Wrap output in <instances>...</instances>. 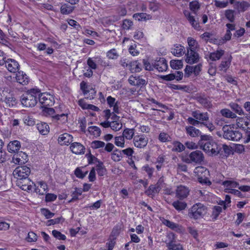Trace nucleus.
<instances>
[{
	"label": "nucleus",
	"instance_id": "nucleus-1",
	"mask_svg": "<svg viewBox=\"0 0 250 250\" xmlns=\"http://www.w3.org/2000/svg\"><path fill=\"white\" fill-rule=\"evenodd\" d=\"M40 92L38 89H31L22 95L21 97L22 104L28 107L34 106L37 103L38 94Z\"/></svg>",
	"mask_w": 250,
	"mask_h": 250
},
{
	"label": "nucleus",
	"instance_id": "nucleus-2",
	"mask_svg": "<svg viewBox=\"0 0 250 250\" xmlns=\"http://www.w3.org/2000/svg\"><path fill=\"white\" fill-rule=\"evenodd\" d=\"M207 207L201 203L193 205L188 210V215L189 218L198 220L203 218L207 213Z\"/></svg>",
	"mask_w": 250,
	"mask_h": 250
},
{
	"label": "nucleus",
	"instance_id": "nucleus-3",
	"mask_svg": "<svg viewBox=\"0 0 250 250\" xmlns=\"http://www.w3.org/2000/svg\"><path fill=\"white\" fill-rule=\"evenodd\" d=\"M194 172L196 174L198 180L200 183L208 186L211 184V182L208 179L209 172L207 168L203 167H196Z\"/></svg>",
	"mask_w": 250,
	"mask_h": 250
},
{
	"label": "nucleus",
	"instance_id": "nucleus-4",
	"mask_svg": "<svg viewBox=\"0 0 250 250\" xmlns=\"http://www.w3.org/2000/svg\"><path fill=\"white\" fill-rule=\"evenodd\" d=\"M224 138L233 141H238L242 137V133L237 129H234L230 126H226L223 127Z\"/></svg>",
	"mask_w": 250,
	"mask_h": 250
},
{
	"label": "nucleus",
	"instance_id": "nucleus-5",
	"mask_svg": "<svg viewBox=\"0 0 250 250\" xmlns=\"http://www.w3.org/2000/svg\"><path fill=\"white\" fill-rule=\"evenodd\" d=\"M219 144H218L213 140L209 141L203 144V146L200 147L208 155H217L219 154Z\"/></svg>",
	"mask_w": 250,
	"mask_h": 250
},
{
	"label": "nucleus",
	"instance_id": "nucleus-6",
	"mask_svg": "<svg viewBox=\"0 0 250 250\" xmlns=\"http://www.w3.org/2000/svg\"><path fill=\"white\" fill-rule=\"evenodd\" d=\"M38 99L42 108L46 106H51L55 103L54 96L48 93H38Z\"/></svg>",
	"mask_w": 250,
	"mask_h": 250
},
{
	"label": "nucleus",
	"instance_id": "nucleus-7",
	"mask_svg": "<svg viewBox=\"0 0 250 250\" xmlns=\"http://www.w3.org/2000/svg\"><path fill=\"white\" fill-rule=\"evenodd\" d=\"M167 240L165 241L167 250H184L181 244L176 242L175 234L171 232L167 235Z\"/></svg>",
	"mask_w": 250,
	"mask_h": 250
},
{
	"label": "nucleus",
	"instance_id": "nucleus-8",
	"mask_svg": "<svg viewBox=\"0 0 250 250\" xmlns=\"http://www.w3.org/2000/svg\"><path fill=\"white\" fill-rule=\"evenodd\" d=\"M31 173L29 167L26 166H20L16 167L13 171V174L17 179L27 178Z\"/></svg>",
	"mask_w": 250,
	"mask_h": 250
},
{
	"label": "nucleus",
	"instance_id": "nucleus-9",
	"mask_svg": "<svg viewBox=\"0 0 250 250\" xmlns=\"http://www.w3.org/2000/svg\"><path fill=\"white\" fill-rule=\"evenodd\" d=\"M16 185L22 190L30 191H32L33 186L35 184L28 177L17 179Z\"/></svg>",
	"mask_w": 250,
	"mask_h": 250
},
{
	"label": "nucleus",
	"instance_id": "nucleus-10",
	"mask_svg": "<svg viewBox=\"0 0 250 250\" xmlns=\"http://www.w3.org/2000/svg\"><path fill=\"white\" fill-rule=\"evenodd\" d=\"M190 189L188 187L180 185L175 190V197L180 200L187 198L189 194Z\"/></svg>",
	"mask_w": 250,
	"mask_h": 250
},
{
	"label": "nucleus",
	"instance_id": "nucleus-11",
	"mask_svg": "<svg viewBox=\"0 0 250 250\" xmlns=\"http://www.w3.org/2000/svg\"><path fill=\"white\" fill-rule=\"evenodd\" d=\"M148 141V138L145 134L137 135L133 138V144L135 146L139 148H143L146 146Z\"/></svg>",
	"mask_w": 250,
	"mask_h": 250
},
{
	"label": "nucleus",
	"instance_id": "nucleus-12",
	"mask_svg": "<svg viewBox=\"0 0 250 250\" xmlns=\"http://www.w3.org/2000/svg\"><path fill=\"white\" fill-rule=\"evenodd\" d=\"M28 161L27 155L22 151L16 153L12 157V162L16 165L22 166L27 162Z\"/></svg>",
	"mask_w": 250,
	"mask_h": 250
},
{
	"label": "nucleus",
	"instance_id": "nucleus-13",
	"mask_svg": "<svg viewBox=\"0 0 250 250\" xmlns=\"http://www.w3.org/2000/svg\"><path fill=\"white\" fill-rule=\"evenodd\" d=\"M186 62L189 64H193L197 63L199 61V54L194 50H188L186 54Z\"/></svg>",
	"mask_w": 250,
	"mask_h": 250
},
{
	"label": "nucleus",
	"instance_id": "nucleus-14",
	"mask_svg": "<svg viewBox=\"0 0 250 250\" xmlns=\"http://www.w3.org/2000/svg\"><path fill=\"white\" fill-rule=\"evenodd\" d=\"M154 68L160 72L166 71L168 68V64L164 58H157L154 62Z\"/></svg>",
	"mask_w": 250,
	"mask_h": 250
},
{
	"label": "nucleus",
	"instance_id": "nucleus-15",
	"mask_svg": "<svg viewBox=\"0 0 250 250\" xmlns=\"http://www.w3.org/2000/svg\"><path fill=\"white\" fill-rule=\"evenodd\" d=\"M189 160L188 163H195L200 164L203 161L204 157L203 153L200 150L192 151L189 155Z\"/></svg>",
	"mask_w": 250,
	"mask_h": 250
},
{
	"label": "nucleus",
	"instance_id": "nucleus-16",
	"mask_svg": "<svg viewBox=\"0 0 250 250\" xmlns=\"http://www.w3.org/2000/svg\"><path fill=\"white\" fill-rule=\"evenodd\" d=\"M5 66L11 73L18 72L20 68V65L18 62L12 59H7Z\"/></svg>",
	"mask_w": 250,
	"mask_h": 250
},
{
	"label": "nucleus",
	"instance_id": "nucleus-17",
	"mask_svg": "<svg viewBox=\"0 0 250 250\" xmlns=\"http://www.w3.org/2000/svg\"><path fill=\"white\" fill-rule=\"evenodd\" d=\"M4 91L2 92L3 95H1V100H3L9 107H13L16 105V99L13 94L8 93L5 95Z\"/></svg>",
	"mask_w": 250,
	"mask_h": 250
},
{
	"label": "nucleus",
	"instance_id": "nucleus-18",
	"mask_svg": "<svg viewBox=\"0 0 250 250\" xmlns=\"http://www.w3.org/2000/svg\"><path fill=\"white\" fill-rule=\"evenodd\" d=\"M128 83L132 85L142 87L146 84V81L142 79L140 76H133L131 75L129 77Z\"/></svg>",
	"mask_w": 250,
	"mask_h": 250
},
{
	"label": "nucleus",
	"instance_id": "nucleus-19",
	"mask_svg": "<svg viewBox=\"0 0 250 250\" xmlns=\"http://www.w3.org/2000/svg\"><path fill=\"white\" fill-rule=\"evenodd\" d=\"M70 149L72 153L76 154H84L85 152L84 146L81 143L78 142L71 143Z\"/></svg>",
	"mask_w": 250,
	"mask_h": 250
},
{
	"label": "nucleus",
	"instance_id": "nucleus-20",
	"mask_svg": "<svg viewBox=\"0 0 250 250\" xmlns=\"http://www.w3.org/2000/svg\"><path fill=\"white\" fill-rule=\"evenodd\" d=\"M73 137L71 135L65 133L61 134L58 138V141L61 145H69L73 141Z\"/></svg>",
	"mask_w": 250,
	"mask_h": 250
},
{
	"label": "nucleus",
	"instance_id": "nucleus-21",
	"mask_svg": "<svg viewBox=\"0 0 250 250\" xmlns=\"http://www.w3.org/2000/svg\"><path fill=\"white\" fill-rule=\"evenodd\" d=\"M192 116L200 122L209 121V115L208 112H201L199 110H196L192 112Z\"/></svg>",
	"mask_w": 250,
	"mask_h": 250
},
{
	"label": "nucleus",
	"instance_id": "nucleus-22",
	"mask_svg": "<svg viewBox=\"0 0 250 250\" xmlns=\"http://www.w3.org/2000/svg\"><path fill=\"white\" fill-rule=\"evenodd\" d=\"M16 79L18 83L23 85H27L29 81V78L27 75L21 71L18 72L16 74Z\"/></svg>",
	"mask_w": 250,
	"mask_h": 250
},
{
	"label": "nucleus",
	"instance_id": "nucleus-23",
	"mask_svg": "<svg viewBox=\"0 0 250 250\" xmlns=\"http://www.w3.org/2000/svg\"><path fill=\"white\" fill-rule=\"evenodd\" d=\"M21 146V143L18 140L11 141L7 146V150L10 153H17Z\"/></svg>",
	"mask_w": 250,
	"mask_h": 250
},
{
	"label": "nucleus",
	"instance_id": "nucleus-24",
	"mask_svg": "<svg viewBox=\"0 0 250 250\" xmlns=\"http://www.w3.org/2000/svg\"><path fill=\"white\" fill-rule=\"evenodd\" d=\"M250 6V3L246 1H236L234 3V8L239 12H244L248 10Z\"/></svg>",
	"mask_w": 250,
	"mask_h": 250
},
{
	"label": "nucleus",
	"instance_id": "nucleus-25",
	"mask_svg": "<svg viewBox=\"0 0 250 250\" xmlns=\"http://www.w3.org/2000/svg\"><path fill=\"white\" fill-rule=\"evenodd\" d=\"M172 206L178 212L182 211L187 208L188 204L185 201L180 200H176L172 203Z\"/></svg>",
	"mask_w": 250,
	"mask_h": 250
},
{
	"label": "nucleus",
	"instance_id": "nucleus-26",
	"mask_svg": "<svg viewBox=\"0 0 250 250\" xmlns=\"http://www.w3.org/2000/svg\"><path fill=\"white\" fill-rule=\"evenodd\" d=\"M36 127L40 133L42 135H47L49 132V125L46 123H38L36 125Z\"/></svg>",
	"mask_w": 250,
	"mask_h": 250
},
{
	"label": "nucleus",
	"instance_id": "nucleus-27",
	"mask_svg": "<svg viewBox=\"0 0 250 250\" xmlns=\"http://www.w3.org/2000/svg\"><path fill=\"white\" fill-rule=\"evenodd\" d=\"M186 131L188 135L191 137H196L201 135V132L199 129L193 126H188L186 127Z\"/></svg>",
	"mask_w": 250,
	"mask_h": 250
},
{
	"label": "nucleus",
	"instance_id": "nucleus-28",
	"mask_svg": "<svg viewBox=\"0 0 250 250\" xmlns=\"http://www.w3.org/2000/svg\"><path fill=\"white\" fill-rule=\"evenodd\" d=\"M168 147L171 149L173 152H181L185 150V146L180 142L173 141L172 146H168Z\"/></svg>",
	"mask_w": 250,
	"mask_h": 250
},
{
	"label": "nucleus",
	"instance_id": "nucleus-29",
	"mask_svg": "<svg viewBox=\"0 0 250 250\" xmlns=\"http://www.w3.org/2000/svg\"><path fill=\"white\" fill-rule=\"evenodd\" d=\"M184 47L181 44H175L174 47L171 49V52L174 56L179 57L183 55L184 52Z\"/></svg>",
	"mask_w": 250,
	"mask_h": 250
},
{
	"label": "nucleus",
	"instance_id": "nucleus-30",
	"mask_svg": "<svg viewBox=\"0 0 250 250\" xmlns=\"http://www.w3.org/2000/svg\"><path fill=\"white\" fill-rule=\"evenodd\" d=\"M219 145L220 151L219 150L218 154H220L222 157H227L230 155L231 152V149L229 146L225 144H219Z\"/></svg>",
	"mask_w": 250,
	"mask_h": 250
},
{
	"label": "nucleus",
	"instance_id": "nucleus-31",
	"mask_svg": "<svg viewBox=\"0 0 250 250\" xmlns=\"http://www.w3.org/2000/svg\"><path fill=\"white\" fill-rule=\"evenodd\" d=\"M67 113H60L58 111L53 120L58 122L59 124H64L67 121Z\"/></svg>",
	"mask_w": 250,
	"mask_h": 250
},
{
	"label": "nucleus",
	"instance_id": "nucleus-32",
	"mask_svg": "<svg viewBox=\"0 0 250 250\" xmlns=\"http://www.w3.org/2000/svg\"><path fill=\"white\" fill-rule=\"evenodd\" d=\"M229 106L236 114H238L240 115H244V112L242 107L238 104L234 102H231L229 104Z\"/></svg>",
	"mask_w": 250,
	"mask_h": 250
},
{
	"label": "nucleus",
	"instance_id": "nucleus-33",
	"mask_svg": "<svg viewBox=\"0 0 250 250\" xmlns=\"http://www.w3.org/2000/svg\"><path fill=\"white\" fill-rule=\"evenodd\" d=\"M225 51L222 49L217 50L216 51L210 53L209 59L212 61L219 60L224 55Z\"/></svg>",
	"mask_w": 250,
	"mask_h": 250
},
{
	"label": "nucleus",
	"instance_id": "nucleus-34",
	"mask_svg": "<svg viewBox=\"0 0 250 250\" xmlns=\"http://www.w3.org/2000/svg\"><path fill=\"white\" fill-rule=\"evenodd\" d=\"M232 59L231 56H230L227 60L222 61L219 66V70L226 72L229 67Z\"/></svg>",
	"mask_w": 250,
	"mask_h": 250
},
{
	"label": "nucleus",
	"instance_id": "nucleus-35",
	"mask_svg": "<svg viewBox=\"0 0 250 250\" xmlns=\"http://www.w3.org/2000/svg\"><path fill=\"white\" fill-rule=\"evenodd\" d=\"M197 101L201 104L204 107L206 108H209L211 106V104L208 99L202 96H199L196 98Z\"/></svg>",
	"mask_w": 250,
	"mask_h": 250
},
{
	"label": "nucleus",
	"instance_id": "nucleus-36",
	"mask_svg": "<svg viewBox=\"0 0 250 250\" xmlns=\"http://www.w3.org/2000/svg\"><path fill=\"white\" fill-rule=\"evenodd\" d=\"M135 133V129L134 128H125L123 132L122 135L127 140H131Z\"/></svg>",
	"mask_w": 250,
	"mask_h": 250
},
{
	"label": "nucleus",
	"instance_id": "nucleus-37",
	"mask_svg": "<svg viewBox=\"0 0 250 250\" xmlns=\"http://www.w3.org/2000/svg\"><path fill=\"white\" fill-rule=\"evenodd\" d=\"M129 69L132 72H139L142 70L141 64L137 61L131 62Z\"/></svg>",
	"mask_w": 250,
	"mask_h": 250
},
{
	"label": "nucleus",
	"instance_id": "nucleus-38",
	"mask_svg": "<svg viewBox=\"0 0 250 250\" xmlns=\"http://www.w3.org/2000/svg\"><path fill=\"white\" fill-rule=\"evenodd\" d=\"M123 158L121 150L115 148L113 152L111 153V159L114 162H119L122 160Z\"/></svg>",
	"mask_w": 250,
	"mask_h": 250
},
{
	"label": "nucleus",
	"instance_id": "nucleus-39",
	"mask_svg": "<svg viewBox=\"0 0 250 250\" xmlns=\"http://www.w3.org/2000/svg\"><path fill=\"white\" fill-rule=\"evenodd\" d=\"M220 113L223 116L228 118L234 119L237 117L235 113L232 112L229 109L227 108L221 109Z\"/></svg>",
	"mask_w": 250,
	"mask_h": 250
},
{
	"label": "nucleus",
	"instance_id": "nucleus-40",
	"mask_svg": "<svg viewBox=\"0 0 250 250\" xmlns=\"http://www.w3.org/2000/svg\"><path fill=\"white\" fill-rule=\"evenodd\" d=\"M96 167V170L99 176H103L106 174V169L103 162H99V164H97Z\"/></svg>",
	"mask_w": 250,
	"mask_h": 250
},
{
	"label": "nucleus",
	"instance_id": "nucleus-41",
	"mask_svg": "<svg viewBox=\"0 0 250 250\" xmlns=\"http://www.w3.org/2000/svg\"><path fill=\"white\" fill-rule=\"evenodd\" d=\"M222 211V208L220 206H215L213 207L211 218L213 221H215L218 218L220 213Z\"/></svg>",
	"mask_w": 250,
	"mask_h": 250
},
{
	"label": "nucleus",
	"instance_id": "nucleus-42",
	"mask_svg": "<svg viewBox=\"0 0 250 250\" xmlns=\"http://www.w3.org/2000/svg\"><path fill=\"white\" fill-rule=\"evenodd\" d=\"M42 109L43 113L45 116H51L53 120L54 119V116L56 115L58 111H55L53 108L48 107L47 106L43 107Z\"/></svg>",
	"mask_w": 250,
	"mask_h": 250
},
{
	"label": "nucleus",
	"instance_id": "nucleus-43",
	"mask_svg": "<svg viewBox=\"0 0 250 250\" xmlns=\"http://www.w3.org/2000/svg\"><path fill=\"white\" fill-rule=\"evenodd\" d=\"M189 7L190 10L194 14H196L198 10L200 8V5L197 0L192 1L189 2Z\"/></svg>",
	"mask_w": 250,
	"mask_h": 250
},
{
	"label": "nucleus",
	"instance_id": "nucleus-44",
	"mask_svg": "<svg viewBox=\"0 0 250 250\" xmlns=\"http://www.w3.org/2000/svg\"><path fill=\"white\" fill-rule=\"evenodd\" d=\"M88 132L96 137H99L101 133L100 128L96 126H91L88 128Z\"/></svg>",
	"mask_w": 250,
	"mask_h": 250
},
{
	"label": "nucleus",
	"instance_id": "nucleus-45",
	"mask_svg": "<svg viewBox=\"0 0 250 250\" xmlns=\"http://www.w3.org/2000/svg\"><path fill=\"white\" fill-rule=\"evenodd\" d=\"M170 65L174 69H180L183 66V61L182 60H171L170 62Z\"/></svg>",
	"mask_w": 250,
	"mask_h": 250
},
{
	"label": "nucleus",
	"instance_id": "nucleus-46",
	"mask_svg": "<svg viewBox=\"0 0 250 250\" xmlns=\"http://www.w3.org/2000/svg\"><path fill=\"white\" fill-rule=\"evenodd\" d=\"M225 15L226 18L230 22L235 21V11L231 9H228L225 11Z\"/></svg>",
	"mask_w": 250,
	"mask_h": 250
},
{
	"label": "nucleus",
	"instance_id": "nucleus-47",
	"mask_svg": "<svg viewBox=\"0 0 250 250\" xmlns=\"http://www.w3.org/2000/svg\"><path fill=\"white\" fill-rule=\"evenodd\" d=\"M104 146V142L99 140L93 141L91 143V147L93 149H96L99 148L103 149Z\"/></svg>",
	"mask_w": 250,
	"mask_h": 250
},
{
	"label": "nucleus",
	"instance_id": "nucleus-48",
	"mask_svg": "<svg viewBox=\"0 0 250 250\" xmlns=\"http://www.w3.org/2000/svg\"><path fill=\"white\" fill-rule=\"evenodd\" d=\"M74 10V7L68 4H65L61 7V12L62 14H69L72 12Z\"/></svg>",
	"mask_w": 250,
	"mask_h": 250
},
{
	"label": "nucleus",
	"instance_id": "nucleus-49",
	"mask_svg": "<svg viewBox=\"0 0 250 250\" xmlns=\"http://www.w3.org/2000/svg\"><path fill=\"white\" fill-rule=\"evenodd\" d=\"M200 137V139L198 141V145L200 146V147L203 146V144H205L206 142H208L209 141L212 140L211 136L208 135H202V133L201 135L199 136Z\"/></svg>",
	"mask_w": 250,
	"mask_h": 250
},
{
	"label": "nucleus",
	"instance_id": "nucleus-50",
	"mask_svg": "<svg viewBox=\"0 0 250 250\" xmlns=\"http://www.w3.org/2000/svg\"><path fill=\"white\" fill-rule=\"evenodd\" d=\"M187 42L188 45V48L187 50L192 49L195 50L198 43L197 41L191 37H188L187 39Z\"/></svg>",
	"mask_w": 250,
	"mask_h": 250
},
{
	"label": "nucleus",
	"instance_id": "nucleus-51",
	"mask_svg": "<svg viewBox=\"0 0 250 250\" xmlns=\"http://www.w3.org/2000/svg\"><path fill=\"white\" fill-rule=\"evenodd\" d=\"M125 138L123 136L120 135L115 137V144L119 147H125Z\"/></svg>",
	"mask_w": 250,
	"mask_h": 250
},
{
	"label": "nucleus",
	"instance_id": "nucleus-52",
	"mask_svg": "<svg viewBox=\"0 0 250 250\" xmlns=\"http://www.w3.org/2000/svg\"><path fill=\"white\" fill-rule=\"evenodd\" d=\"M106 56L109 59L115 60L118 58L119 55L117 53L116 50L113 48L107 52Z\"/></svg>",
	"mask_w": 250,
	"mask_h": 250
},
{
	"label": "nucleus",
	"instance_id": "nucleus-53",
	"mask_svg": "<svg viewBox=\"0 0 250 250\" xmlns=\"http://www.w3.org/2000/svg\"><path fill=\"white\" fill-rule=\"evenodd\" d=\"M187 20L191 24L192 27H193L195 29L197 30L200 29L201 27L200 26L199 23L195 21L194 16L191 15V16L189 17V18Z\"/></svg>",
	"mask_w": 250,
	"mask_h": 250
},
{
	"label": "nucleus",
	"instance_id": "nucleus-54",
	"mask_svg": "<svg viewBox=\"0 0 250 250\" xmlns=\"http://www.w3.org/2000/svg\"><path fill=\"white\" fill-rule=\"evenodd\" d=\"M88 173V171H86L85 172H83L81 167H77L74 171V174L75 176L80 179H83Z\"/></svg>",
	"mask_w": 250,
	"mask_h": 250
},
{
	"label": "nucleus",
	"instance_id": "nucleus-55",
	"mask_svg": "<svg viewBox=\"0 0 250 250\" xmlns=\"http://www.w3.org/2000/svg\"><path fill=\"white\" fill-rule=\"evenodd\" d=\"M160 6V3L157 2L156 0H152V1L149 2V8L150 10L153 12L157 11L159 9Z\"/></svg>",
	"mask_w": 250,
	"mask_h": 250
},
{
	"label": "nucleus",
	"instance_id": "nucleus-56",
	"mask_svg": "<svg viewBox=\"0 0 250 250\" xmlns=\"http://www.w3.org/2000/svg\"><path fill=\"white\" fill-rule=\"evenodd\" d=\"M158 139L160 142L164 143L169 141L171 137L167 133L162 132L160 133Z\"/></svg>",
	"mask_w": 250,
	"mask_h": 250
},
{
	"label": "nucleus",
	"instance_id": "nucleus-57",
	"mask_svg": "<svg viewBox=\"0 0 250 250\" xmlns=\"http://www.w3.org/2000/svg\"><path fill=\"white\" fill-rule=\"evenodd\" d=\"M110 123L111 128L115 131H117L122 128V124L120 121L111 122Z\"/></svg>",
	"mask_w": 250,
	"mask_h": 250
},
{
	"label": "nucleus",
	"instance_id": "nucleus-58",
	"mask_svg": "<svg viewBox=\"0 0 250 250\" xmlns=\"http://www.w3.org/2000/svg\"><path fill=\"white\" fill-rule=\"evenodd\" d=\"M163 223L166 225L167 227L172 229H177L178 227V225L173 222H171L168 220H167V219H164L163 221Z\"/></svg>",
	"mask_w": 250,
	"mask_h": 250
},
{
	"label": "nucleus",
	"instance_id": "nucleus-59",
	"mask_svg": "<svg viewBox=\"0 0 250 250\" xmlns=\"http://www.w3.org/2000/svg\"><path fill=\"white\" fill-rule=\"evenodd\" d=\"M52 233L55 238L59 240H65L66 238L65 235L57 230H53Z\"/></svg>",
	"mask_w": 250,
	"mask_h": 250
},
{
	"label": "nucleus",
	"instance_id": "nucleus-60",
	"mask_svg": "<svg viewBox=\"0 0 250 250\" xmlns=\"http://www.w3.org/2000/svg\"><path fill=\"white\" fill-rule=\"evenodd\" d=\"M223 185L226 187L236 188L239 183L234 181L226 180L223 182Z\"/></svg>",
	"mask_w": 250,
	"mask_h": 250
},
{
	"label": "nucleus",
	"instance_id": "nucleus-61",
	"mask_svg": "<svg viewBox=\"0 0 250 250\" xmlns=\"http://www.w3.org/2000/svg\"><path fill=\"white\" fill-rule=\"evenodd\" d=\"M87 159L89 164L96 163L99 164V162H102L95 156L92 155L90 153H89V155L87 156Z\"/></svg>",
	"mask_w": 250,
	"mask_h": 250
},
{
	"label": "nucleus",
	"instance_id": "nucleus-62",
	"mask_svg": "<svg viewBox=\"0 0 250 250\" xmlns=\"http://www.w3.org/2000/svg\"><path fill=\"white\" fill-rule=\"evenodd\" d=\"M42 213L45 217L46 219H49L53 217L55 214L51 212L47 208H42L41 209Z\"/></svg>",
	"mask_w": 250,
	"mask_h": 250
},
{
	"label": "nucleus",
	"instance_id": "nucleus-63",
	"mask_svg": "<svg viewBox=\"0 0 250 250\" xmlns=\"http://www.w3.org/2000/svg\"><path fill=\"white\" fill-rule=\"evenodd\" d=\"M114 147V146L112 143H108L104 146L103 149L101 150V152H104L106 151L107 152H111Z\"/></svg>",
	"mask_w": 250,
	"mask_h": 250
},
{
	"label": "nucleus",
	"instance_id": "nucleus-64",
	"mask_svg": "<svg viewBox=\"0 0 250 250\" xmlns=\"http://www.w3.org/2000/svg\"><path fill=\"white\" fill-rule=\"evenodd\" d=\"M133 25V22L130 20H125L123 21L122 27L124 29L129 30Z\"/></svg>",
	"mask_w": 250,
	"mask_h": 250
}]
</instances>
